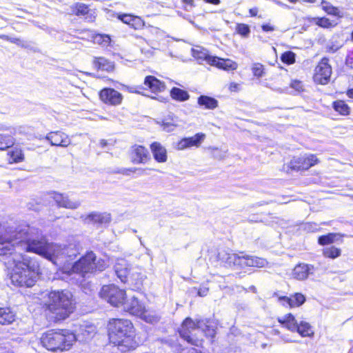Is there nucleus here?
Masks as SVG:
<instances>
[{
    "label": "nucleus",
    "instance_id": "7c9ffc66",
    "mask_svg": "<svg viewBox=\"0 0 353 353\" xmlns=\"http://www.w3.org/2000/svg\"><path fill=\"white\" fill-rule=\"evenodd\" d=\"M119 18L125 23H127L134 28L137 29L143 26V21L139 17H134L130 14L120 15Z\"/></svg>",
    "mask_w": 353,
    "mask_h": 353
},
{
    "label": "nucleus",
    "instance_id": "f8f14e48",
    "mask_svg": "<svg viewBox=\"0 0 353 353\" xmlns=\"http://www.w3.org/2000/svg\"><path fill=\"white\" fill-rule=\"evenodd\" d=\"M100 99L105 103L113 105H119L121 103L122 95L118 91L112 88H104L99 94Z\"/></svg>",
    "mask_w": 353,
    "mask_h": 353
},
{
    "label": "nucleus",
    "instance_id": "680f3d73",
    "mask_svg": "<svg viewBox=\"0 0 353 353\" xmlns=\"http://www.w3.org/2000/svg\"><path fill=\"white\" fill-rule=\"evenodd\" d=\"M249 12L251 16L254 17L257 14L258 9L256 8H253L250 9Z\"/></svg>",
    "mask_w": 353,
    "mask_h": 353
},
{
    "label": "nucleus",
    "instance_id": "0e129e2a",
    "mask_svg": "<svg viewBox=\"0 0 353 353\" xmlns=\"http://www.w3.org/2000/svg\"><path fill=\"white\" fill-rule=\"evenodd\" d=\"M347 95L350 98H353V88H352V89H349V90L347 91Z\"/></svg>",
    "mask_w": 353,
    "mask_h": 353
},
{
    "label": "nucleus",
    "instance_id": "09e8293b",
    "mask_svg": "<svg viewBox=\"0 0 353 353\" xmlns=\"http://www.w3.org/2000/svg\"><path fill=\"white\" fill-rule=\"evenodd\" d=\"M236 31L239 34L243 37H247L250 32L248 26L243 23L238 24Z\"/></svg>",
    "mask_w": 353,
    "mask_h": 353
},
{
    "label": "nucleus",
    "instance_id": "f257e3e1",
    "mask_svg": "<svg viewBox=\"0 0 353 353\" xmlns=\"http://www.w3.org/2000/svg\"><path fill=\"white\" fill-rule=\"evenodd\" d=\"M29 230L27 226L22 228L0 225V255L26 251L45 256L48 243L43 239H32Z\"/></svg>",
    "mask_w": 353,
    "mask_h": 353
},
{
    "label": "nucleus",
    "instance_id": "9b49d317",
    "mask_svg": "<svg viewBox=\"0 0 353 353\" xmlns=\"http://www.w3.org/2000/svg\"><path fill=\"white\" fill-rule=\"evenodd\" d=\"M81 219L85 223L105 224L111 221V215L107 212H92L88 215L81 216Z\"/></svg>",
    "mask_w": 353,
    "mask_h": 353
},
{
    "label": "nucleus",
    "instance_id": "9d476101",
    "mask_svg": "<svg viewBox=\"0 0 353 353\" xmlns=\"http://www.w3.org/2000/svg\"><path fill=\"white\" fill-rule=\"evenodd\" d=\"M327 58H323L315 68L314 79L321 84H326L332 74V68Z\"/></svg>",
    "mask_w": 353,
    "mask_h": 353
},
{
    "label": "nucleus",
    "instance_id": "bf43d9fd",
    "mask_svg": "<svg viewBox=\"0 0 353 353\" xmlns=\"http://www.w3.org/2000/svg\"><path fill=\"white\" fill-rule=\"evenodd\" d=\"M148 44L152 47L153 49H159V44L157 42H154L152 40H149L147 41Z\"/></svg>",
    "mask_w": 353,
    "mask_h": 353
},
{
    "label": "nucleus",
    "instance_id": "a878e982",
    "mask_svg": "<svg viewBox=\"0 0 353 353\" xmlns=\"http://www.w3.org/2000/svg\"><path fill=\"white\" fill-rule=\"evenodd\" d=\"M278 321L291 332H294L297 330L299 323L292 314L278 318Z\"/></svg>",
    "mask_w": 353,
    "mask_h": 353
},
{
    "label": "nucleus",
    "instance_id": "a211bd4d",
    "mask_svg": "<svg viewBox=\"0 0 353 353\" xmlns=\"http://www.w3.org/2000/svg\"><path fill=\"white\" fill-rule=\"evenodd\" d=\"M219 260L228 266H241V256L222 250L218 253Z\"/></svg>",
    "mask_w": 353,
    "mask_h": 353
},
{
    "label": "nucleus",
    "instance_id": "f3484780",
    "mask_svg": "<svg viewBox=\"0 0 353 353\" xmlns=\"http://www.w3.org/2000/svg\"><path fill=\"white\" fill-rule=\"evenodd\" d=\"M150 159L148 150L141 145L132 148V159L134 163H145Z\"/></svg>",
    "mask_w": 353,
    "mask_h": 353
},
{
    "label": "nucleus",
    "instance_id": "3c124183",
    "mask_svg": "<svg viewBox=\"0 0 353 353\" xmlns=\"http://www.w3.org/2000/svg\"><path fill=\"white\" fill-rule=\"evenodd\" d=\"M0 37L2 38V39H6L8 41H10V42H12L13 43H15V44H17L18 46H20L21 47H24V45L23 44V43L21 41V39H19L18 38H9V37L6 36V35H2Z\"/></svg>",
    "mask_w": 353,
    "mask_h": 353
},
{
    "label": "nucleus",
    "instance_id": "4c0bfd02",
    "mask_svg": "<svg viewBox=\"0 0 353 353\" xmlns=\"http://www.w3.org/2000/svg\"><path fill=\"white\" fill-rule=\"evenodd\" d=\"M333 108L342 115H347L350 113V108L343 101H335Z\"/></svg>",
    "mask_w": 353,
    "mask_h": 353
},
{
    "label": "nucleus",
    "instance_id": "6e6d98bb",
    "mask_svg": "<svg viewBox=\"0 0 353 353\" xmlns=\"http://www.w3.org/2000/svg\"><path fill=\"white\" fill-rule=\"evenodd\" d=\"M325 10L328 14H336L337 12V8L332 6L325 7Z\"/></svg>",
    "mask_w": 353,
    "mask_h": 353
},
{
    "label": "nucleus",
    "instance_id": "2f4dec72",
    "mask_svg": "<svg viewBox=\"0 0 353 353\" xmlns=\"http://www.w3.org/2000/svg\"><path fill=\"white\" fill-rule=\"evenodd\" d=\"M114 270L118 278H119L122 282H125L129 274V269L127 267L126 263L122 261L121 263L116 264Z\"/></svg>",
    "mask_w": 353,
    "mask_h": 353
},
{
    "label": "nucleus",
    "instance_id": "412c9836",
    "mask_svg": "<svg viewBox=\"0 0 353 353\" xmlns=\"http://www.w3.org/2000/svg\"><path fill=\"white\" fill-rule=\"evenodd\" d=\"M267 264V261L263 258L256 256H250L248 255L241 256V266L244 267H256L263 268Z\"/></svg>",
    "mask_w": 353,
    "mask_h": 353
},
{
    "label": "nucleus",
    "instance_id": "2eb2a0df",
    "mask_svg": "<svg viewBox=\"0 0 353 353\" xmlns=\"http://www.w3.org/2000/svg\"><path fill=\"white\" fill-rule=\"evenodd\" d=\"M205 138L203 133H197L194 136L182 139L177 144L178 150H184L192 146L199 147Z\"/></svg>",
    "mask_w": 353,
    "mask_h": 353
},
{
    "label": "nucleus",
    "instance_id": "b1692460",
    "mask_svg": "<svg viewBox=\"0 0 353 353\" xmlns=\"http://www.w3.org/2000/svg\"><path fill=\"white\" fill-rule=\"evenodd\" d=\"M144 84L153 92H162L165 89V83L153 76H147L145 78Z\"/></svg>",
    "mask_w": 353,
    "mask_h": 353
},
{
    "label": "nucleus",
    "instance_id": "f704fd0d",
    "mask_svg": "<svg viewBox=\"0 0 353 353\" xmlns=\"http://www.w3.org/2000/svg\"><path fill=\"white\" fill-rule=\"evenodd\" d=\"M340 236L341 235L337 233H329L326 235L319 236L318 239V243L321 245L331 244L336 241Z\"/></svg>",
    "mask_w": 353,
    "mask_h": 353
},
{
    "label": "nucleus",
    "instance_id": "4d7b16f0",
    "mask_svg": "<svg viewBox=\"0 0 353 353\" xmlns=\"http://www.w3.org/2000/svg\"><path fill=\"white\" fill-rule=\"evenodd\" d=\"M183 3H184L186 6L185 9L186 10H190V9L188 8V6H190V8L194 7V0H182Z\"/></svg>",
    "mask_w": 353,
    "mask_h": 353
},
{
    "label": "nucleus",
    "instance_id": "69168bd1",
    "mask_svg": "<svg viewBox=\"0 0 353 353\" xmlns=\"http://www.w3.org/2000/svg\"><path fill=\"white\" fill-rule=\"evenodd\" d=\"M108 143H107V141L105 140V139H101L100 141V145L102 148H104L107 145Z\"/></svg>",
    "mask_w": 353,
    "mask_h": 353
},
{
    "label": "nucleus",
    "instance_id": "de8ad7c7",
    "mask_svg": "<svg viewBox=\"0 0 353 353\" xmlns=\"http://www.w3.org/2000/svg\"><path fill=\"white\" fill-rule=\"evenodd\" d=\"M263 65L259 63H255L252 67L253 74L257 77H261L263 75Z\"/></svg>",
    "mask_w": 353,
    "mask_h": 353
},
{
    "label": "nucleus",
    "instance_id": "6e6552de",
    "mask_svg": "<svg viewBox=\"0 0 353 353\" xmlns=\"http://www.w3.org/2000/svg\"><path fill=\"white\" fill-rule=\"evenodd\" d=\"M99 295L101 299L114 307L123 305L126 299L125 291L114 285H103Z\"/></svg>",
    "mask_w": 353,
    "mask_h": 353
},
{
    "label": "nucleus",
    "instance_id": "393cba45",
    "mask_svg": "<svg viewBox=\"0 0 353 353\" xmlns=\"http://www.w3.org/2000/svg\"><path fill=\"white\" fill-rule=\"evenodd\" d=\"M16 320V314L10 307H0V324L8 325Z\"/></svg>",
    "mask_w": 353,
    "mask_h": 353
},
{
    "label": "nucleus",
    "instance_id": "13d9d810",
    "mask_svg": "<svg viewBox=\"0 0 353 353\" xmlns=\"http://www.w3.org/2000/svg\"><path fill=\"white\" fill-rule=\"evenodd\" d=\"M163 130L167 132L172 131L174 128V125L170 123H164L163 125Z\"/></svg>",
    "mask_w": 353,
    "mask_h": 353
},
{
    "label": "nucleus",
    "instance_id": "5701e85b",
    "mask_svg": "<svg viewBox=\"0 0 353 353\" xmlns=\"http://www.w3.org/2000/svg\"><path fill=\"white\" fill-rule=\"evenodd\" d=\"M150 148L154 159L159 163H164L167 161V151L159 143L154 142L151 144Z\"/></svg>",
    "mask_w": 353,
    "mask_h": 353
},
{
    "label": "nucleus",
    "instance_id": "052dcab7",
    "mask_svg": "<svg viewBox=\"0 0 353 353\" xmlns=\"http://www.w3.org/2000/svg\"><path fill=\"white\" fill-rule=\"evenodd\" d=\"M208 291V288H201L198 291V294L200 296H204L207 294Z\"/></svg>",
    "mask_w": 353,
    "mask_h": 353
},
{
    "label": "nucleus",
    "instance_id": "20e7f679",
    "mask_svg": "<svg viewBox=\"0 0 353 353\" xmlns=\"http://www.w3.org/2000/svg\"><path fill=\"white\" fill-rule=\"evenodd\" d=\"M46 311L54 321L67 319L75 307L72 293L68 290H54L48 294L46 303Z\"/></svg>",
    "mask_w": 353,
    "mask_h": 353
},
{
    "label": "nucleus",
    "instance_id": "dca6fc26",
    "mask_svg": "<svg viewBox=\"0 0 353 353\" xmlns=\"http://www.w3.org/2000/svg\"><path fill=\"white\" fill-rule=\"evenodd\" d=\"M52 198L59 207L74 210L81 205L79 201H71L68 196L63 194L54 192Z\"/></svg>",
    "mask_w": 353,
    "mask_h": 353
},
{
    "label": "nucleus",
    "instance_id": "423d86ee",
    "mask_svg": "<svg viewBox=\"0 0 353 353\" xmlns=\"http://www.w3.org/2000/svg\"><path fill=\"white\" fill-rule=\"evenodd\" d=\"M75 341L74 333L68 330H49L41 338L43 346L52 352L68 350Z\"/></svg>",
    "mask_w": 353,
    "mask_h": 353
},
{
    "label": "nucleus",
    "instance_id": "c85d7f7f",
    "mask_svg": "<svg viewBox=\"0 0 353 353\" xmlns=\"http://www.w3.org/2000/svg\"><path fill=\"white\" fill-rule=\"evenodd\" d=\"M94 65L96 68L107 72H112L114 65L112 62L103 57H99L94 59Z\"/></svg>",
    "mask_w": 353,
    "mask_h": 353
},
{
    "label": "nucleus",
    "instance_id": "8fccbe9b",
    "mask_svg": "<svg viewBox=\"0 0 353 353\" xmlns=\"http://www.w3.org/2000/svg\"><path fill=\"white\" fill-rule=\"evenodd\" d=\"M316 24L323 28H329L331 26V23L328 19L320 18L318 19Z\"/></svg>",
    "mask_w": 353,
    "mask_h": 353
},
{
    "label": "nucleus",
    "instance_id": "a18cd8bd",
    "mask_svg": "<svg viewBox=\"0 0 353 353\" xmlns=\"http://www.w3.org/2000/svg\"><path fill=\"white\" fill-rule=\"evenodd\" d=\"M192 54L194 57L197 59L207 60L208 63H212V61H210V58L212 57L208 55V54L204 51H200L198 50L193 49Z\"/></svg>",
    "mask_w": 353,
    "mask_h": 353
},
{
    "label": "nucleus",
    "instance_id": "6ab92c4d",
    "mask_svg": "<svg viewBox=\"0 0 353 353\" xmlns=\"http://www.w3.org/2000/svg\"><path fill=\"white\" fill-rule=\"evenodd\" d=\"M123 305L126 312L137 316L143 314V310L145 308L144 305L135 297L125 301Z\"/></svg>",
    "mask_w": 353,
    "mask_h": 353
},
{
    "label": "nucleus",
    "instance_id": "c9c22d12",
    "mask_svg": "<svg viewBox=\"0 0 353 353\" xmlns=\"http://www.w3.org/2000/svg\"><path fill=\"white\" fill-rule=\"evenodd\" d=\"M14 143V139L10 134H0V150H6Z\"/></svg>",
    "mask_w": 353,
    "mask_h": 353
},
{
    "label": "nucleus",
    "instance_id": "1a4fd4ad",
    "mask_svg": "<svg viewBox=\"0 0 353 353\" xmlns=\"http://www.w3.org/2000/svg\"><path fill=\"white\" fill-rule=\"evenodd\" d=\"M319 159L314 154L306 157L293 158L289 163L288 167L292 170L299 171L308 170L312 166L317 164Z\"/></svg>",
    "mask_w": 353,
    "mask_h": 353
},
{
    "label": "nucleus",
    "instance_id": "e433bc0d",
    "mask_svg": "<svg viewBox=\"0 0 353 353\" xmlns=\"http://www.w3.org/2000/svg\"><path fill=\"white\" fill-rule=\"evenodd\" d=\"M71 10L77 16H84L89 12L88 6L81 3H75L71 6Z\"/></svg>",
    "mask_w": 353,
    "mask_h": 353
},
{
    "label": "nucleus",
    "instance_id": "ddd939ff",
    "mask_svg": "<svg viewBox=\"0 0 353 353\" xmlns=\"http://www.w3.org/2000/svg\"><path fill=\"white\" fill-rule=\"evenodd\" d=\"M46 139L50 142L52 145L63 148L68 146L71 143L68 135L59 131L49 132Z\"/></svg>",
    "mask_w": 353,
    "mask_h": 353
},
{
    "label": "nucleus",
    "instance_id": "5fc2aeb1",
    "mask_svg": "<svg viewBox=\"0 0 353 353\" xmlns=\"http://www.w3.org/2000/svg\"><path fill=\"white\" fill-rule=\"evenodd\" d=\"M179 353H201L194 347L181 349Z\"/></svg>",
    "mask_w": 353,
    "mask_h": 353
},
{
    "label": "nucleus",
    "instance_id": "473e14b6",
    "mask_svg": "<svg viewBox=\"0 0 353 353\" xmlns=\"http://www.w3.org/2000/svg\"><path fill=\"white\" fill-rule=\"evenodd\" d=\"M170 96L173 99L179 101H185L190 98L188 92L178 88H173L170 90Z\"/></svg>",
    "mask_w": 353,
    "mask_h": 353
},
{
    "label": "nucleus",
    "instance_id": "79ce46f5",
    "mask_svg": "<svg viewBox=\"0 0 353 353\" xmlns=\"http://www.w3.org/2000/svg\"><path fill=\"white\" fill-rule=\"evenodd\" d=\"M208 150H210L211 155L212 157L217 160H222L226 157V151H223L218 148L209 147Z\"/></svg>",
    "mask_w": 353,
    "mask_h": 353
},
{
    "label": "nucleus",
    "instance_id": "72a5a7b5",
    "mask_svg": "<svg viewBox=\"0 0 353 353\" xmlns=\"http://www.w3.org/2000/svg\"><path fill=\"white\" fill-rule=\"evenodd\" d=\"M296 332L303 337L311 336L314 334L311 325L308 323L303 321L299 323Z\"/></svg>",
    "mask_w": 353,
    "mask_h": 353
},
{
    "label": "nucleus",
    "instance_id": "39448f33",
    "mask_svg": "<svg viewBox=\"0 0 353 353\" xmlns=\"http://www.w3.org/2000/svg\"><path fill=\"white\" fill-rule=\"evenodd\" d=\"M197 329H201L208 337L214 338L216 334L215 326L209 320L194 321L190 317H187L183 321L179 330V333L180 336L188 343L196 347H201L203 340L193 334V332Z\"/></svg>",
    "mask_w": 353,
    "mask_h": 353
},
{
    "label": "nucleus",
    "instance_id": "0eeeda50",
    "mask_svg": "<svg viewBox=\"0 0 353 353\" xmlns=\"http://www.w3.org/2000/svg\"><path fill=\"white\" fill-rule=\"evenodd\" d=\"M105 267L106 264L103 260H97L95 254L90 252L74 263L71 272L85 276L87 274L93 273L97 270L103 271Z\"/></svg>",
    "mask_w": 353,
    "mask_h": 353
},
{
    "label": "nucleus",
    "instance_id": "58836bf2",
    "mask_svg": "<svg viewBox=\"0 0 353 353\" xmlns=\"http://www.w3.org/2000/svg\"><path fill=\"white\" fill-rule=\"evenodd\" d=\"M139 316L145 322L150 323H157L160 319V317L158 315L145 310V309L143 310V314Z\"/></svg>",
    "mask_w": 353,
    "mask_h": 353
},
{
    "label": "nucleus",
    "instance_id": "603ef678",
    "mask_svg": "<svg viewBox=\"0 0 353 353\" xmlns=\"http://www.w3.org/2000/svg\"><path fill=\"white\" fill-rule=\"evenodd\" d=\"M291 87L294 89H295L297 91L301 90L303 88V85L299 81H294L291 83Z\"/></svg>",
    "mask_w": 353,
    "mask_h": 353
},
{
    "label": "nucleus",
    "instance_id": "c03bdc74",
    "mask_svg": "<svg viewBox=\"0 0 353 353\" xmlns=\"http://www.w3.org/2000/svg\"><path fill=\"white\" fill-rule=\"evenodd\" d=\"M148 170H154V171H158L159 172L158 170H156V169H154V168H144V169H142V168H130V169H123L121 171H119L118 172L119 173H121L123 174L129 175L130 172H135L138 171L139 174L140 175H143V174H148V173L146 172V171H148Z\"/></svg>",
    "mask_w": 353,
    "mask_h": 353
},
{
    "label": "nucleus",
    "instance_id": "774afa93",
    "mask_svg": "<svg viewBox=\"0 0 353 353\" xmlns=\"http://www.w3.org/2000/svg\"><path fill=\"white\" fill-rule=\"evenodd\" d=\"M349 353H353V349L350 350Z\"/></svg>",
    "mask_w": 353,
    "mask_h": 353
},
{
    "label": "nucleus",
    "instance_id": "c756f323",
    "mask_svg": "<svg viewBox=\"0 0 353 353\" xmlns=\"http://www.w3.org/2000/svg\"><path fill=\"white\" fill-rule=\"evenodd\" d=\"M198 104L206 109L213 110L218 106V101L212 97L201 95L198 98Z\"/></svg>",
    "mask_w": 353,
    "mask_h": 353
},
{
    "label": "nucleus",
    "instance_id": "a19ab883",
    "mask_svg": "<svg viewBox=\"0 0 353 353\" xmlns=\"http://www.w3.org/2000/svg\"><path fill=\"white\" fill-rule=\"evenodd\" d=\"M9 162L10 163H19L23 160V154L19 149H16L9 153Z\"/></svg>",
    "mask_w": 353,
    "mask_h": 353
},
{
    "label": "nucleus",
    "instance_id": "864d4df0",
    "mask_svg": "<svg viewBox=\"0 0 353 353\" xmlns=\"http://www.w3.org/2000/svg\"><path fill=\"white\" fill-rule=\"evenodd\" d=\"M261 28L264 32H272L275 30V28L270 24H263L261 26Z\"/></svg>",
    "mask_w": 353,
    "mask_h": 353
},
{
    "label": "nucleus",
    "instance_id": "7ed1b4c3",
    "mask_svg": "<svg viewBox=\"0 0 353 353\" xmlns=\"http://www.w3.org/2000/svg\"><path fill=\"white\" fill-rule=\"evenodd\" d=\"M108 336L111 343L125 352L134 350L138 344L134 340V328L130 320L112 319L108 325Z\"/></svg>",
    "mask_w": 353,
    "mask_h": 353
},
{
    "label": "nucleus",
    "instance_id": "bb28decb",
    "mask_svg": "<svg viewBox=\"0 0 353 353\" xmlns=\"http://www.w3.org/2000/svg\"><path fill=\"white\" fill-rule=\"evenodd\" d=\"M279 301L283 302V304L288 305L290 307H297L302 305L305 301V296L300 293H296L292 298L283 296L279 298Z\"/></svg>",
    "mask_w": 353,
    "mask_h": 353
},
{
    "label": "nucleus",
    "instance_id": "4468645a",
    "mask_svg": "<svg viewBox=\"0 0 353 353\" xmlns=\"http://www.w3.org/2000/svg\"><path fill=\"white\" fill-rule=\"evenodd\" d=\"M72 255L74 254L71 253L65 245L62 246L54 243H48L45 254L48 257H63Z\"/></svg>",
    "mask_w": 353,
    "mask_h": 353
},
{
    "label": "nucleus",
    "instance_id": "4be33fe9",
    "mask_svg": "<svg viewBox=\"0 0 353 353\" xmlns=\"http://www.w3.org/2000/svg\"><path fill=\"white\" fill-rule=\"evenodd\" d=\"M314 267L307 264L297 265L293 270V276L297 280H305L312 273Z\"/></svg>",
    "mask_w": 353,
    "mask_h": 353
},
{
    "label": "nucleus",
    "instance_id": "aec40b11",
    "mask_svg": "<svg viewBox=\"0 0 353 353\" xmlns=\"http://www.w3.org/2000/svg\"><path fill=\"white\" fill-rule=\"evenodd\" d=\"M76 341H86L94 336L96 333V327L92 325H80L76 330Z\"/></svg>",
    "mask_w": 353,
    "mask_h": 353
},
{
    "label": "nucleus",
    "instance_id": "e2e57ef3",
    "mask_svg": "<svg viewBox=\"0 0 353 353\" xmlns=\"http://www.w3.org/2000/svg\"><path fill=\"white\" fill-rule=\"evenodd\" d=\"M206 3L218 5L220 3V0H204Z\"/></svg>",
    "mask_w": 353,
    "mask_h": 353
},
{
    "label": "nucleus",
    "instance_id": "ea45409f",
    "mask_svg": "<svg viewBox=\"0 0 353 353\" xmlns=\"http://www.w3.org/2000/svg\"><path fill=\"white\" fill-rule=\"evenodd\" d=\"M341 250L334 246L325 248L323 250L324 256L331 259H335L341 255Z\"/></svg>",
    "mask_w": 353,
    "mask_h": 353
},
{
    "label": "nucleus",
    "instance_id": "338daca9",
    "mask_svg": "<svg viewBox=\"0 0 353 353\" xmlns=\"http://www.w3.org/2000/svg\"><path fill=\"white\" fill-rule=\"evenodd\" d=\"M127 89L129 90V92H136V93H139V91H137L134 88H130V87H127Z\"/></svg>",
    "mask_w": 353,
    "mask_h": 353
},
{
    "label": "nucleus",
    "instance_id": "37998d69",
    "mask_svg": "<svg viewBox=\"0 0 353 353\" xmlns=\"http://www.w3.org/2000/svg\"><path fill=\"white\" fill-rule=\"evenodd\" d=\"M111 39L107 34H97L94 37V42L103 46H108L110 43Z\"/></svg>",
    "mask_w": 353,
    "mask_h": 353
},
{
    "label": "nucleus",
    "instance_id": "f03ea898",
    "mask_svg": "<svg viewBox=\"0 0 353 353\" xmlns=\"http://www.w3.org/2000/svg\"><path fill=\"white\" fill-rule=\"evenodd\" d=\"M10 263L12 283L19 287H32L40 274L39 264L34 259L19 252H12Z\"/></svg>",
    "mask_w": 353,
    "mask_h": 353
},
{
    "label": "nucleus",
    "instance_id": "cd10ccee",
    "mask_svg": "<svg viewBox=\"0 0 353 353\" xmlns=\"http://www.w3.org/2000/svg\"><path fill=\"white\" fill-rule=\"evenodd\" d=\"M210 61H212V65H214L225 70H234L237 68V64L230 59L224 60L217 57H213L210 58Z\"/></svg>",
    "mask_w": 353,
    "mask_h": 353
},
{
    "label": "nucleus",
    "instance_id": "49530a36",
    "mask_svg": "<svg viewBox=\"0 0 353 353\" xmlns=\"http://www.w3.org/2000/svg\"><path fill=\"white\" fill-rule=\"evenodd\" d=\"M281 60L285 63L292 64L295 62V54L291 51L285 52L281 55Z\"/></svg>",
    "mask_w": 353,
    "mask_h": 353
}]
</instances>
